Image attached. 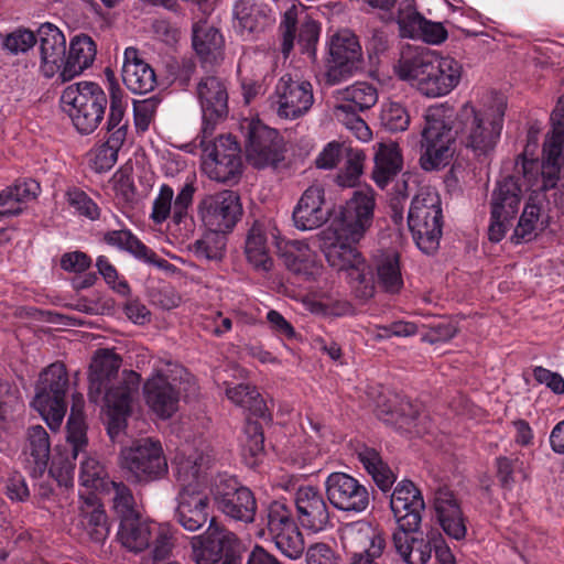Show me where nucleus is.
<instances>
[{
  "mask_svg": "<svg viewBox=\"0 0 564 564\" xmlns=\"http://www.w3.org/2000/svg\"><path fill=\"white\" fill-rule=\"evenodd\" d=\"M375 197L371 192L356 191L340 207L327 231L354 242H359L373 223Z\"/></svg>",
  "mask_w": 564,
  "mask_h": 564,
  "instance_id": "obj_13",
  "label": "nucleus"
},
{
  "mask_svg": "<svg viewBox=\"0 0 564 564\" xmlns=\"http://www.w3.org/2000/svg\"><path fill=\"white\" fill-rule=\"evenodd\" d=\"M23 453L30 474L33 477H41L47 469L51 457L50 436L43 426L32 425L28 429Z\"/></svg>",
  "mask_w": 564,
  "mask_h": 564,
  "instance_id": "obj_33",
  "label": "nucleus"
},
{
  "mask_svg": "<svg viewBox=\"0 0 564 564\" xmlns=\"http://www.w3.org/2000/svg\"><path fill=\"white\" fill-rule=\"evenodd\" d=\"M226 395L232 403L253 416L262 419L270 416L265 401L254 386L239 383L235 387L227 388Z\"/></svg>",
  "mask_w": 564,
  "mask_h": 564,
  "instance_id": "obj_47",
  "label": "nucleus"
},
{
  "mask_svg": "<svg viewBox=\"0 0 564 564\" xmlns=\"http://www.w3.org/2000/svg\"><path fill=\"white\" fill-rule=\"evenodd\" d=\"M279 254L285 268L292 273L308 280L318 270L315 254L310 246L300 240H289L278 243Z\"/></svg>",
  "mask_w": 564,
  "mask_h": 564,
  "instance_id": "obj_35",
  "label": "nucleus"
},
{
  "mask_svg": "<svg viewBox=\"0 0 564 564\" xmlns=\"http://www.w3.org/2000/svg\"><path fill=\"white\" fill-rule=\"evenodd\" d=\"M70 452L66 455L59 454L53 457L48 468L50 475L58 482L59 486L66 488L73 486L75 460L77 458L73 456V447L69 446Z\"/></svg>",
  "mask_w": 564,
  "mask_h": 564,
  "instance_id": "obj_55",
  "label": "nucleus"
},
{
  "mask_svg": "<svg viewBox=\"0 0 564 564\" xmlns=\"http://www.w3.org/2000/svg\"><path fill=\"white\" fill-rule=\"evenodd\" d=\"M119 466L127 480L139 485L158 481L169 473L162 444L152 437L135 440L129 446L122 447Z\"/></svg>",
  "mask_w": 564,
  "mask_h": 564,
  "instance_id": "obj_5",
  "label": "nucleus"
},
{
  "mask_svg": "<svg viewBox=\"0 0 564 564\" xmlns=\"http://www.w3.org/2000/svg\"><path fill=\"white\" fill-rule=\"evenodd\" d=\"M144 398L149 408L161 419L171 417L177 410L178 391L158 372L144 383Z\"/></svg>",
  "mask_w": 564,
  "mask_h": 564,
  "instance_id": "obj_30",
  "label": "nucleus"
},
{
  "mask_svg": "<svg viewBox=\"0 0 564 564\" xmlns=\"http://www.w3.org/2000/svg\"><path fill=\"white\" fill-rule=\"evenodd\" d=\"M246 441L243 443L245 453L257 458L264 451V435L262 425L257 421L248 420L245 425Z\"/></svg>",
  "mask_w": 564,
  "mask_h": 564,
  "instance_id": "obj_63",
  "label": "nucleus"
},
{
  "mask_svg": "<svg viewBox=\"0 0 564 564\" xmlns=\"http://www.w3.org/2000/svg\"><path fill=\"white\" fill-rule=\"evenodd\" d=\"M124 91L118 83L110 88V111L106 120L107 140L96 150L94 165L97 172L110 170L118 159V152L128 134V121L124 120L127 101Z\"/></svg>",
  "mask_w": 564,
  "mask_h": 564,
  "instance_id": "obj_10",
  "label": "nucleus"
},
{
  "mask_svg": "<svg viewBox=\"0 0 564 564\" xmlns=\"http://www.w3.org/2000/svg\"><path fill=\"white\" fill-rule=\"evenodd\" d=\"M292 216L295 227L301 230H313L323 226L332 216V205L325 199L324 188L319 185L306 188Z\"/></svg>",
  "mask_w": 564,
  "mask_h": 564,
  "instance_id": "obj_23",
  "label": "nucleus"
},
{
  "mask_svg": "<svg viewBox=\"0 0 564 564\" xmlns=\"http://www.w3.org/2000/svg\"><path fill=\"white\" fill-rule=\"evenodd\" d=\"M160 99L155 96L143 100H134L133 102V116L134 124L138 131L144 132L149 129L153 121Z\"/></svg>",
  "mask_w": 564,
  "mask_h": 564,
  "instance_id": "obj_60",
  "label": "nucleus"
},
{
  "mask_svg": "<svg viewBox=\"0 0 564 564\" xmlns=\"http://www.w3.org/2000/svg\"><path fill=\"white\" fill-rule=\"evenodd\" d=\"M226 246V232L207 228V231L195 240L188 249L197 259L220 261L225 256Z\"/></svg>",
  "mask_w": 564,
  "mask_h": 564,
  "instance_id": "obj_51",
  "label": "nucleus"
},
{
  "mask_svg": "<svg viewBox=\"0 0 564 564\" xmlns=\"http://www.w3.org/2000/svg\"><path fill=\"white\" fill-rule=\"evenodd\" d=\"M265 525L278 550L289 558H300L304 552V540L292 511L281 501H272L267 509Z\"/></svg>",
  "mask_w": 564,
  "mask_h": 564,
  "instance_id": "obj_17",
  "label": "nucleus"
},
{
  "mask_svg": "<svg viewBox=\"0 0 564 564\" xmlns=\"http://www.w3.org/2000/svg\"><path fill=\"white\" fill-rule=\"evenodd\" d=\"M203 462L204 458L199 454L176 458L175 478L181 490H198L197 485L203 477Z\"/></svg>",
  "mask_w": 564,
  "mask_h": 564,
  "instance_id": "obj_53",
  "label": "nucleus"
},
{
  "mask_svg": "<svg viewBox=\"0 0 564 564\" xmlns=\"http://www.w3.org/2000/svg\"><path fill=\"white\" fill-rule=\"evenodd\" d=\"M269 102L270 108L279 118L297 119L304 116L313 106L312 84L286 73L279 78Z\"/></svg>",
  "mask_w": 564,
  "mask_h": 564,
  "instance_id": "obj_15",
  "label": "nucleus"
},
{
  "mask_svg": "<svg viewBox=\"0 0 564 564\" xmlns=\"http://www.w3.org/2000/svg\"><path fill=\"white\" fill-rule=\"evenodd\" d=\"M409 533H393L392 542L395 551L406 564H426L432 554L431 542L424 539L410 538Z\"/></svg>",
  "mask_w": 564,
  "mask_h": 564,
  "instance_id": "obj_46",
  "label": "nucleus"
},
{
  "mask_svg": "<svg viewBox=\"0 0 564 564\" xmlns=\"http://www.w3.org/2000/svg\"><path fill=\"white\" fill-rule=\"evenodd\" d=\"M116 83L111 80L110 84ZM111 85H109V89ZM64 109L75 129L84 135L93 133L104 121L110 105L105 90L94 82H79L67 86L61 96Z\"/></svg>",
  "mask_w": 564,
  "mask_h": 564,
  "instance_id": "obj_4",
  "label": "nucleus"
},
{
  "mask_svg": "<svg viewBox=\"0 0 564 564\" xmlns=\"http://www.w3.org/2000/svg\"><path fill=\"white\" fill-rule=\"evenodd\" d=\"M522 202V185L516 175L498 181L490 197V225L488 237L499 242L505 237L511 220L517 216Z\"/></svg>",
  "mask_w": 564,
  "mask_h": 564,
  "instance_id": "obj_11",
  "label": "nucleus"
},
{
  "mask_svg": "<svg viewBox=\"0 0 564 564\" xmlns=\"http://www.w3.org/2000/svg\"><path fill=\"white\" fill-rule=\"evenodd\" d=\"M102 241L119 250L127 251L137 259L159 269L169 270L173 267L167 260L158 257L152 249L148 248L128 229L106 231L102 236Z\"/></svg>",
  "mask_w": 564,
  "mask_h": 564,
  "instance_id": "obj_32",
  "label": "nucleus"
},
{
  "mask_svg": "<svg viewBox=\"0 0 564 564\" xmlns=\"http://www.w3.org/2000/svg\"><path fill=\"white\" fill-rule=\"evenodd\" d=\"M192 558L196 564H218L242 558V544L237 534L215 517L206 531L191 539Z\"/></svg>",
  "mask_w": 564,
  "mask_h": 564,
  "instance_id": "obj_8",
  "label": "nucleus"
},
{
  "mask_svg": "<svg viewBox=\"0 0 564 564\" xmlns=\"http://www.w3.org/2000/svg\"><path fill=\"white\" fill-rule=\"evenodd\" d=\"M402 154L395 143L380 144L375 155L372 177L376 184L384 188L402 169Z\"/></svg>",
  "mask_w": 564,
  "mask_h": 564,
  "instance_id": "obj_41",
  "label": "nucleus"
},
{
  "mask_svg": "<svg viewBox=\"0 0 564 564\" xmlns=\"http://www.w3.org/2000/svg\"><path fill=\"white\" fill-rule=\"evenodd\" d=\"M545 227L546 223L541 219V208L535 204L528 203L514 228L511 241L516 245L529 242Z\"/></svg>",
  "mask_w": 564,
  "mask_h": 564,
  "instance_id": "obj_52",
  "label": "nucleus"
},
{
  "mask_svg": "<svg viewBox=\"0 0 564 564\" xmlns=\"http://www.w3.org/2000/svg\"><path fill=\"white\" fill-rule=\"evenodd\" d=\"M196 94L203 112L202 132L204 138H208L215 124L228 116L227 86L217 76H206L198 82Z\"/></svg>",
  "mask_w": 564,
  "mask_h": 564,
  "instance_id": "obj_21",
  "label": "nucleus"
},
{
  "mask_svg": "<svg viewBox=\"0 0 564 564\" xmlns=\"http://www.w3.org/2000/svg\"><path fill=\"white\" fill-rule=\"evenodd\" d=\"M378 101V91L368 83H356L343 93V102L336 107V113L366 111Z\"/></svg>",
  "mask_w": 564,
  "mask_h": 564,
  "instance_id": "obj_45",
  "label": "nucleus"
},
{
  "mask_svg": "<svg viewBox=\"0 0 564 564\" xmlns=\"http://www.w3.org/2000/svg\"><path fill=\"white\" fill-rule=\"evenodd\" d=\"M322 240L327 263L338 272L347 274L365 259L355 246L357 242L341 238L339 235L325 230L322 234Z\"/></svg>",
  "mask_w": 564,
  "mask_h": 564,
  "instance_id": "obj_29",
  "label": "nucleus"
},
{
  "mask_svg": "<svg viewBox=\"0 0 564 564\" xmlns=\"http://www.w3.org/2000/svg\"><path fill=\"white\" fill-rule=\"evenodd\" d=\"M110 485L115 492L112 499L113 508L120 516L121 520L139 516L134 509L135 502L131 489L122 481H110Z\"/></svg>",
  "mask_w": 564,
  "mask_h": 564,
  "instance_id": "obj_58",
  "label": "nucleus"
},
{
  "mask_svg": "<svg viewBox=\"0 0 564 564\" xmlns=\"http://www.w3.org/2000/svg\"><path fill=\"white\" fill-rule=\"evenodd\" d=\"M378 415L389 424H394L398 429L406 432L420 433L416 421L421 416L420 408L408 399H402L397 408L391 410H379Z\"/></svg>",
  "mask_w": 564,
  "mask_h": 564,
  "instance_id": "obj_50",
  "label": "nucleus"
},
{
  "mask_svg": "<svg viewBox=\"0 0 564 564\" xmlns=\"http://www.w3.org/2000/svg\"><path fill=\"white\" fill-rule=\"evenodd\" d=\"M365 158L362 150L346 142L332 141L318 154L315 165L317 169L332 170L345 160L344 167L336 176V183L343 187H352L362 173Z\"/></svg>",
  "mask_w": 564,
  "mask_h": 564,
  "instance_id": "obj_19",
  "label": "nucleus"
},
{
  "mask_svg": "<svg viewBox=\"0 0 564 564\" xmlns=\"http://www.w3.org/2000/svg\"><path fill=\"white\" fill-rule=\"evenodd\" d=\"M66 442L73 447V456L85 454L88 446L87 424L84 416V398L82 394L73 395L70 414L66 424Z\"/></svg>",
  "mask_w": 564,
  "mask_h": 564,
  "instance_id": "obj_42",
  "label": "nucleus"
},
{
  "mask_svg": "<svg viewBox=\"0 0 564 564\" xmlns=\"http://www.w3.org/2000/svg\"><path fill=\"white\" fill-rule=\"evenodd\" d=\"M122 358L111 349H98L89 366L88 398L98 403L102 398L108 408L107 432L116 441L127 426L132 402L138 394L140 375L123 370Z\"/></svg>",
  "mask_w": 564,
  "mask_h": 564,
  "instance_id": "obj_2",
  "label": "nucleus"
},
{
  "mask_svg": "<svg viewBox=\"0 0 564 564\" xmlns=\"http://www.w3.org/2000/svg\"><path fill=\"white\" fill-rule=\"evenodd\" d=\"M268 227L262 220H254L249 228L245 241V254L252 268L260 272H269L273 267V260L268 249Z\"/></svg>",
  "mask_w": 564,
  "mask_h": 564,
  "instance_id": "obj_37",
  "label": "nucleus"
},
{
  "mask_svg": "<svg viewBox=\"0 0 564 564\" xmlns=\"http://www.w3.org/2000/svg\"><path fill=\"white\" fill-rule=\"evenodd\" d=\"M357 457L378 488L383 492L389 491L395 481V476L388 464L382 460L380 453L372 447L362 445L357 449Z\"/></svg>",
  "mask_w": 564,
  "mask_h": 564,
  "instance_id": "obj_44",
  "label": "nucleus"
},
{
  "mask_svg": "<svg viewBox=\"0 0 564 564\" xmlns=\"http://www.w3.org/2000/svg\"><path fill=\"white\" fill-rule=\"evenodd\" d=\"M67 203L80 216L91 220L99 218L100 212L97 204L80 188L73 187L66 192Z\"/></svg>",
  "mask_w": 564,
  "mask_h": 564,
  "instance_id": "obj_59",
  "label": "nucleus"
},
{
  "mask_svg": "<svg viewBox=\"0 0 564 564\" xmlns=\"http://www.w3.org/2000/svg\"><path fill=\"white\" fill-rule=\"evenodd\" d=\"M380 120L389 131H404L410 123V116L399 102H388L381 110Z\"/></svg>",
  "mask_w": 564,
  "mask_h": 564,
  "instance_id": "obj_56",
  "label": "nucleus"
},
{
  "mask_svg": "<svg viewBox=\"0 0 564 564\" xmlns=\"http://www.w3.org/2000/svg\"><path fill=\"white\" fill-rule=\"evenodd\" d=\"M506 109L505 97L496 95L491 104L479 109L465 104L452 126L434 113H427L422 130L421 167L435 171L448 165L455 153L456 138L476 160L488 161L500 139Z\"/></svg>",
  "mask_w": 564,
  "mask_h": 564,
  "instance_id": "obj_1",
  "label": "nucleus"
},
{
  "mask_svg": "<svg viewBox=\"0 0 564 564\" xmlns=\"http://www.w3.org/2000/svg\"><path fill=\"white\" fill-rule=\"evenodd\" d=\"M37 43L36 34L28 29H17L3 40V47L12 54L25 53Z\"/></svg>",
  "mask_w": 564,
  "mask_h": 564,
  "instance_id": "obj_62",
  "label": "nucleus"
},
{
  "mask_svg": "<svg viewBox=\"0 0 564 564\" xmlns=\"http://www.w3.org/2000/svg\"><path fill=\"white\" fill-rule=\"evenodd\" d=\"M297 23V10L292 7L285 11L279 28L281 32V52L284 57H288L293 50Z\"/></svg>",
  "mask_w": 564,
  "mask_h": 564,
  "instance_id": "obj_61",
  "label": "nucleus"
},
{
  "mask_svg": "<svg viewBox=\"0 0 564 564\" xmlns=\"http://www.w3.org/2000/svg\"><path fill=\"white\" fill-rule=\"evenodd\" d=\"M325 486L329 502L338 510L362 512L369 506L370 497L367 487L348 474H330Z\"/></svg>",
  "mask_w": 564,
  "mask_h": 564,
  "instance_id": "obj_22",
  "label": "nucleus"
},
{
  "mask_svg": "<svg viewBox=\"0 0 564 564\" xmlns=\"http://www.w3.org/2000/svg\"><path fill=\"white\" fill-rule=\"evenodd\" d=\"M107 473L101 463L95 457L87 456L80 463L79 482L86 488L94 490L106 487Z\"/></svg>",
  "mask_w": 564,
  "mask_h": 564,
  "instance_id": "obj_54",
  "label": "nucleus"
},
{
  "mask_svg": "<svg viewBox=\"0 0 564 564\" xmlns=\"http://www.w3.org/2000/svg\"><path fill=\"white\" fill-rule=\"evenodd\" d=\"M325 82L337 85L362 68V51L357 36L348 30L334 34L329 42Z\"/></svg>",
  "mask_w": 564,
  "mask_h": 564,
  "instance_id": "obj_16",
  "label": "nucleus"
},
{
  "mask_svg": "<svg viewBox=\"0 0 564 564\" xmlns=\"http://www.w3.org/2000/svg\"><path fill=\"white\" fill-rule=\"evenodd\" d=\"M85 502L87 508H93V510L88 511L82 508V514L84 517L83 525L91 541L101 543L109 534L107 514L100 506H97L96 495L89 494Z\"/></svg>",
  "mask_w": 564,
  "mask_h": 564,
  "instance_id": "obj_48",
  "label": "nucleus"
},
{
  "mask_svg": "<svg viewBox=\"0 0 564 564\" xmlns=\"http://www.w3.org/2000/svg\"><path fill=\"white\" fill-rule=\"evenodd\" d=\"M122 80L134 94H148L158 84L153 67L141 58L139 51L134 47H128L124 51Z\"/></svg>",
  "mask_w": 564,
  "mask_h": 564,
  "instance_id": "obj_28",
  "label": "nucleus"
},
{
  "mask_svg": "<svg viewBox=\"0 0 564 564\" xmlns=\"http://www.w3.org/2000/svg\"><path fill=\"white\" fill-rule=\"evenodd\" d=\"M194 193V185L186 183L176 195L172 205L174 191L170 185L163 184L160 187L158 197L153 202L151 213L153 223L162 224L171 216L175 224H181L187 216L188 207L193 203Z\"/></svg>",
  "mask_w": 564,
  "mask_h": 564,
  "instance_id": "obj_27",
  "label": "nucleus"
},
{
  "mask_svg": "<svg viewBox=\"0 0 564 564\" xmlns=\"http://www.w3.org/2000/svg\"><path fill=\"white\" fill-rule=\"evenodd\" d=\"M434 508L443 531L455 540L466 536L467 528L460 506L454 494L446 488L435 492Z\"/></svg>",
  "mask_w": 564,
  "mask_h": 564,
  "instance_id": "obj_31",
  "label": "nucleus"
},
{
  "mask_svg": "<svg viewBox=\"0 0 564 564\" xmlns=\"http://www.w3.org/2000/svg\"><path fill=\"white\" fill-rule=\"evenodd\" d=\"M377 284L386 293L398 294L403 289V278L400 267V254L397 251H386L373 258Z\"/></svg>",
  "mask_w": 564,
  "mask_h": 564,
  "instance_id": "obj_39",
  "label": "nucleus"
},
{
  "mask_svg": "<svg viewBox=\"0 0 564 564\" xmlns=\"http://www.w3.org/2000/svg\"><path fill=\"white\" fill-rule=\"evenodd\" d=\"M96 52V44L90 36L80 34L73 37L68 54L65 55L61 68L59 77L62 82L72 80L88 68L95 59Z\"/></svg>",
  "mask_w": 564,
  "mask_h": 564,
  "instance_id": "obj_36",
  "label": "nucleus"
},
{
  "mask_svg": "<svg viewBox=\"0 0 564 564\" xmlns=\"http://www.w3.org/2000/svg\"><path fill=\"white\" fill-rule=\"evenodd\" d=\"M425 20L420 12L411 8L400 12L398 24L401 35L409 39L420 37Z\"/></svg>",
  "mask_w": 564,
  "mask_h": 564,
  "instance_id": "obj_64",
  "label": "nucleus"
},
{
  "mask_svg": "<svg viewBox=\"0 0 564 564\" xmlns=\"http://www.w3.org/2000/svg\"><path fill=\"white\" fill-rule=\"evenodd\" d=\"M346 280L357 299L367 301L375 296L378 285L375 269L373 264H369L366 259H362L358 265L346 274Z\"/></svg>",
  "mask_w": 564,
  "mask_h": 564,
  "instance_id": "obj_49",
  "label": "nucleus"
},
{
  "mask_svg": "<svg viewBox=\"0 0 564 564\" xmlns=\"http://www.w3.org/2000/svg\"><path fill=\"white\" fill-rule=\"evenodd\" d=\"M413 506L414 513H410L404 520L405 525L410 527V523L416 522L419 520V512H423L425 509V503L421 491L415 487V485L408 479L400 481L391 497H390V508L393 514H400L404 511L405 506Z\"/></svg>",
  "mask_w": 564,
  "mask_h": 564,
  "instance_id": "obj_43",
  "label": "nucleus"
},
{
  "mask_svg": "<svg viewBox=\"0 0 564 564\" xmlns=\"http://www.w3.org/2000/svg\"><path fill=\"white\" fill-rule=\"evenodd\" d=\"M552 130L547 133L543 144L542 177L543 189H554L556 204L564 203V194L556 188L560 172L564 166V95L551 115Z\"/></svg>",
  "mask_w": 564,
  "mask_h": 564,
  "instance_id": "obj_12",
  "label": "nucleus"
},
{
  "mask_svg": "<svg viewBox=\"0 0 564 564\" xmlns=\"http://www.w3.org/2000/svg\"><path fill=\"white\" fill-rule=\"evenodd\" d=\"M245 151L247 162L258 170L276 169L285 158V144L278 130L260 120L248 123Z\"/></svg>",
  "mask_w": 564,
  "mask_h": 564,
  "instance_id": "obj_14",
  "label": "nucleus"
},
{
  "mask_svg": "<svg viewBox=\"0 0 564 564\" xmlns=\"http://www.w3.org/2000/svg\"><path fill=\"white\" fill-rule=\"evenodd\" d=\"M156 524L142 521L139 516L121 520L118 531L120 543L131 552H142L151 545Z\"/></svg>",
  "mask_w": 564,
  "mask_h": 564,
  "instance_id": "obj_40",
  "label": "nucleus"
},
{
  "mask_svg": "<svg viewBox=\"0 0 564 564\" xmlns=\"http://www.w3.org/2000/svg\"><path fill=\"white\" fill-rule=\"evenodd\" d=\"M408 227L424 253H434L440 247L443 229V212L436 193L422 191L411 202Z\"/></svg>",
  "mask_w": 564,
  "mask_h": 564,
  "instance_id": "obj_6",
  "label": "nucleus"
},
{
  "mask_svg": "<svg viewBox=\"0 0 564 564\" xmlns=\"http://www.w3.org/2000/svg\"><path fill=\"white\" fill-rule=\"evenodd\" d=\"M394 70L401 79L415 82L423 95L435 98L449 94L459 84L463 66L449 56L408 51L402 53Z\"/></svg>",
  "mask_w": 564,
  "mask_h": 564,
  "instance_id": "obj_3",
  "label": "nucleus"
},
{
  "mask_svg": "<svg viewBox=\"0 0 564 564\" xmlns=\"http://www.w3.org/2000/svg\"><path fill=\"white\" fill-rule=\"evenodd\" d=\"M321 26L310 15L305 14L303 20L300 21L297 43L301 46L302 53L307 54L310 57H315L316 44L319 39Z\"/></svg>",
  "mask_w": 564,
  "mask_h": 564,
  "instance_id": "obj_57",
  "label": "nucleus"
},
{
  "mask_svg": "<svg viewBox=\"0 0 564 564\" xmlns=\"http://www.w3.org/2000/svg\"><path fill=\"white\" fill-rule=\"evenodd\" d=\"M40 48V70L46 78L61 73L66 54V39L52 23H43L36 31Z\"/></svg>",
  "mask_w": 564,
  "mask_h": 564,
  "instance_id": "obj_25",
  "label": "nucleus"
},
{
  "mask_svg": "<svg viewBox=\"0 0 564 564\" xmlns=\"http://www.w3.org/2000/svg\"><path fill=\"white\" fill-rule=\"evenodd\" d=\"M234 29L241 36H251L271 22L270 10L252 0H237L234 9Z\"/></svg>",
  "mask_w": 564,
  "mask_h": 564,
  "instance_id": "obj_34",
  "label": "nucleus"
},
{
  "mask_svg": "<svg viewBox=\"0 0 564 564\" xmlns=\"http://www.w3.org/2000/svg\"><path fill=\"white\" fill-rule=\"evenodd\" d=\"M193 47L202 62L212 65L223 58L224 37L221 33L206 22L193 25Z\"/></svg>",
  "mask_w": 564,
  "mask_h": 564,
  "instance_id": "obj_38",
  "label": "nucleus"
},
{
  "mask_svg": "<svg viewBox=\"0 0 564 564\" xmlns=\"http://www.w3.org/2000/svg\"><path fill=\"white\" fill-rule=\"evenodd\" d=\"M68 375L63 362H53L39 377L32 402L51 430H58L66 414Z\"/></svg>",
  "mask_w": 564,
  "mask_h": 564,
  "instance_id": "obj_7",
  "label": "nucleus"
},
{
  "mask_svg": "<svg viewBox=\"0 0 564 564\" xmlns=\"http://www.w3.org/2000/svg\"><path fill=\"white\" fill-rule=\"evenodd\" d=\"M209 511L210 500L205 492L188 489L178 491L174 519L184 530L196 532L206 523L209 524L213 518Z\"/></svg>",
  "mask_w": 564,
  "mask_h": 564,
  "instance_id": "obj_26",
  "label": "nucleus"
},
{
  "mask_svg": "<svg viewBox=\"0 0 564 564\" xmlns=\"http://www.w3.org/2000/svg\"><path fill=\"white\" fill-rule=\"evenodd\" d=\"M210 492L215 507L226 518L245 524L254 522L258 510L256 496L236 477H217Z\"/></svg>",
  "mask_w": 564,
  "mask_h": 564,
  "instance_id": "obj_9",
  "label": "nucleus"
},
{
  "mask_svg": "<svg viewBox=\"0 0 564 564\" xmlns=\"http://www.w3.org/2000/svg\"><path fill=\"white\" fill-rule=\"evenodd\" d=\"M297 519L312 532L325 530L330 524V512L323 494L313 486L300 487L295 494Z\"/></svg>",
  "mask_w": 564,
  "mask_h": 564,
  "instance_id": "obj_24",
  "label": "nucleus"
},
{
  "mask_svg": "<svg viewBox=\"0 0 564 564\" xmlns=\"http://www.w3.org/2000/svg\"><path fill=\"white\" fill-rule=\"evenodd\" d=\"M203 223L208 229L230 232L242 216L239 195L221 191L206 196L199 204Z\"/></svg>",
  "mask_w": 564,
  "mask_h": 564,
  "instance_id": "obj_20",
  "label": "nucleus"
},
{
  "mask_svg": "<svg viewBox=\"0 0 564 564\" xmlns=\"http://www.w3.org/2000/svg\"><path fill=\"white\" fill-rule=\"evenodd\" d=\"M240 152L239 143L234 137L220 135L203 163L205 173L219 183H237L242 174Z\"/></svg>",
  "mask_w": 564,
  "mask_h": 564,
  "instance_id": "obj_18",
  "label": "nucleus"
}]
</instances>
